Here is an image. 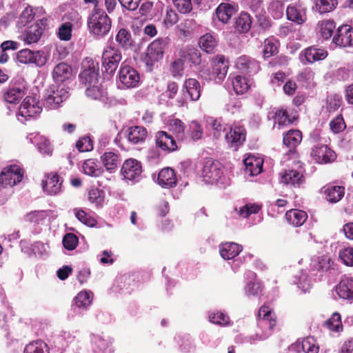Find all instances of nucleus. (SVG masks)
I'll use <instances>...</instances> for the list:
<instances>
[{"mask_svg":"<svg viewBox=\"0 0 353 353\" xmlns=\"http://www.w3.org/2000/svg\"><path fill=\"white\" fill-rule=\"evenodd\" d=\"M42 34V30L38 26H30L26 32V41L28 43H34L39 41Z\"/></svg>","mask_w":353,"mask_h":353,"instance_id":"nucleus-50","label":"nucleus"},{"mask_svg":"<svg viewBox=\"0 0 353 353\" xmlns=\"http://www.w3.org/2000/svg\"><path fill=\"white\" fill-rule=\"evenodd\" d=\"M303 56L307 63H312L325 59L327 52L324 49L311 46L305 50Z\"/></svg>","mask_w":353,"mask_h":353,"instance_id":"nucleus-27","label":"nucleus"},{"mask_svg":"<svg viewBox=\"0 0 353 353\" xmlns=\"http://www.w3.org/2000/svg\"><path fill=\"white\" fill-rule=\"evenodd\" d=\"M92 294L88 292H80L74 298V305L77 307H86L92 302Z\"/></svg>","mask_w":353,"mask_h":353,"instance_id":"nucleus-48","label":"nucleus"},{"mask_svg":"<svg viewBox=\"0 0 353 353\" xmlns=\"http://www.w3.org/2000/svg\"><path fill=\"white\" fill-rule=\"evenodd\" d=\"M274 121L279 125H285L291 123L286 110L277 109L274 112Z\"/></svg>","mask_w":353,"mask_h":353,"instance_id":"nucleus-62","label":"nucleus"},{"mask_svg":"<svg viewBox=\"0 0 353 353\" xmlns=\"http://www.w3.org/2000/svg\"><path fill=\"white\" fill-rule=\"evenodd\" d=\"M236 28L241 32H248L251 27V19L247 13H241L236 21Z\"/></svg>","mask_w":353,"mask_h":353,"instance_id":"nucleus-47","label":"nucleus"},{"mask_svg":"<svg viewBox=\"0 0 353 353\" xmlns=\"http://www.w3.org/2000/svg\"><path fill=\"white\" fill-rule=\"evenodd\" d=\"M26 219L28 221H43L45 219L50 221L52 219H55V216L50 210H35L27 213Z\"/></svg>","mask_w":353,"mask_h":353,"instance_id":"nucleus-43","label":"nucleus"},{"mask_svg":"<svg viewBox=\"0 0 353 353\" xmlns=\"http://www.w3.org/2000/svg\"><path fill=\"white\" fill-rule=\"evenodd\" d=\"M83 170L85 174L91 176H99L103 172L101 168L99 167L94 159H87L83 164Z\"/></svg>","mask_w":353,"mask_h":353,"instance_id":"nucleus-42","label":"nucleus"},{"mask_svg":"<svg viewBox=\"0 0 353 353\" xmlns=\"http://www.w3.org/2000/svg\"><path fill=\"white\" fill-rule=\"evenodd\" d=\"M209 319L211 323L216 325H228L230 324L229 316L221 312L210 314Z\"/></svg>","mask_w":353,"mask_h":353,"instance_id":"nucleus-54","label":"nucleus"},{"mask_svg":"<svg viewBox=\"0 0 353 353\" xmlns=\"http://www.w3.org/2000/svg\"><path fill=\"white\" fill-rule=\"evenodd\" d=\"M279 41L273 37H269L264 41V48L263 50V57L269 58L278 52Z\"/></svg>","mask_w":353,"mask_h":353,"instance_id":"nucleus-38","label":"nucleus"},{"mask_svg":"<svg viewBox=\"0 0 353 353\" xmlns=\"http://www.w3.org/2000/svg\"><path fill=\"white\" fill-rule=\"evenodd\" d=\"M174 6L179 12L186 14L192 9L191 0H172Z\"/></svg>","mask_w":353,"mask_h":353,"instance_id":"nucleus-63","label":"nucleus"},{"mask_svg":"<svg viewBox=\"0 0 353 353\" xmlns=\"http://www.w3.org/2000/svg\"><path fill=\"white\" fill-rule=\"evenodd\" d=\"M339 257L345 265L352 267L353 248L349 246L341 249L339 252Z\"/></svg>","mask_w":353,"mask_h":353,"instance_id":"nucleus-49","label":"nucleus"},{"mask_svg":"<svg viewBox=\"0 0 353 353\" xmlns=\"http://www.w3.org/2000/svg\"><path fill=\"white\" fill-rule=\"evenodd\" d=\"M17 59L23 64H34L37 67L43 66L48 58L43 51H32L29 49H23L17 54Z\"/></svg>","mask_w":353,"mask_h":353,"instance_id":"nucleus-5","label":"nucleus"},{"mask_svg":"<svg viewBox=\"0 0 353 353\" xmlns=\"http://www.w3.org/2000/svg\"><path fill=\"white\" fill-rule=\"evenodd\" d=\"M71 74L70 66L65 63H60L54 67L52 71V77L57 83L63 82L69 79Z\"/></svg>","mask_w":353,"mask_h":353,"instance_id":"nucleus-28","label":"nucleus"},{"mask_svg":"<svg viewBox=\"0 0 353 353\" xmlns=\"http://www.w3.org/2000/svg\"><path fill=\"white\" fill-rule=\"evenodd\" d=\"M34 18V13L31 8L26 7L19 16L17 21V26L21 28L27 25L32 21Z\"/></svg>","mask_w":353,"mask_h":353,"instance_id":"nucleus-53","label":"nucleus"},{"mask_svg":"<svg viewBox=\"0 0 353 353\" xmlns=\"http://www.w3.org/2000/svg\"><path fill=\"white\" fill-rule=\"evenodd\" d=\"M279 176L281 183L294 187L300 186L305 181L302 169H285L279 173Z\"/></svg>","mask_w":353,"mask_h":353,"instance_id":"nucleus-14","label":"nucleus"},{"mask_svg":"<svg viewBox=\"0 0 353 353\" xmlns=\"http://www.w3.org/2000/svg\"><path fill=\"white\" fill-rule=\"evenodd\" d=\"M99 68L94 61L90 59H85L83 63V71L79 74L80 82L88 87L99 83Z\"/></svg>","mask_w":353,"mask_h":353,"instance_id":"nucleus-7","label":"nucleus"},{"mask_svg":"<svg viewBox=\"0 0 353 353\" xmlns=\"http://www.w3.org/2000/svg\"><path fill=\"white\" fill-rule=\"evenodd\" d=\"M156 144L163 150L172 152L176 150L177 145L174 138L164 131L156 134Z\"/></svg>","mask_w":353,"mask_h":353,"instance_id":"nucleus-22","label":"nucleus"},{"mask_svg":"<svg viewBox=\"0 0 353 353\" xmlns=\"http://www.w3.org/2000/svg\"><path fill=\"white\" fill-rule=\"evenodd\" d=\"M158 183L164 188H171L176 185V178L174 170L170 168L162 169L157 178Z\"/></svg>","mask_w":353,"mask_h":353,"instance_id":"nucleus-21","label":"nucleus"},{"mask_svg":"<svg viewBox=\"0 0 353 353\" xmlns=\"http://www.w3.org/2000/svg\"><path fill=\"white\" fill-rule=\"evenodd\" d=\"M287 221H306L307 214L305 211L292 209L285 213Z\"/></svg>","mask_w":353,"mask_h":353,"instance_id":"nucleus-60","label":"nucleus"},{"mask_svg":"<svg viewBox=\"0 0 353 353\" xmlns=\"http://www.w3.org/2000/svg\"><path fill=\"white\" fill-rule=\"evenodd\" d=\"M42 184L43 190L49 194L56 195L61 191L62 181L57 174H49L45 184L43 181Z\"/></svg>","mask_w":353,"mask_h":353,"instance_id":"nucleus-24","label":"nucleus"},{"mask_svg":"<svg viewBox=\"0 0 353 353\" xmlns=\"http://www.w3.org/2000/svg\"><path fill=\"white\" fill-rule=\"evenodd\" d=\"M232 85L234 92L237 94H242L246 92L249 88L250 84L248 83L247 79L241 76H236L232 80Z\"/></svg>","mask_w":353,"mask_h":353,"instance_id":"nucleus-44","label":"nucleus"},{"mask_svg":"<svg viewBox=\"0 0 353 353\" xmlns=\"http://www.w3.org/2000/svg\"><path fill=\"white\" fill-rule=\"evenodd\" d=\"M228 70V61L223 55L216 56L212 60V71L203 68L200 76L206 80H214L216 83L221 82L225 77Z\"/></svg>","mask_w":353,"mask_h":353,"instance_id":"nucleus-3","label":"nucleus"},{"mask_svg":"<svg viewBox=\"0 0 353 353\" xmlns=\"http://www.w3.org/2000/svg\"><path fill=\"white\" fill-rule=\"evenodd\" d=\"M42 108L39 105V100L35 97H26L21 104L18 115L26 119L33 118L41 112Z\"/></svg>","mask_w":353,"mask_h":353,"instance_id":"nucleus-10","label":"nucleus"},{"mask_svg":"<svg viewBox=\"0 0 353 353\" xmlns=\"http://www.w3.org/2000/svg\"><path fill=\"white\" fill-rule=\"evenodd\" d=\"M324 193L329 202L337 203L344 196L345 188L342 186L329 185L324 188Z\"/></svg>","mask_w":353,"mask_h":353,"instance_id":"nucleus-33","label":"nucleus"},{"mask_svg":"<svg viewBox=\"0 0 353 353\" xmlns=\"http://www.w3.org/2000/svg\"><path fill=\"white\" fill-rule=\"evenodd\" d=\"M24 353H49V348L44 341L37 340L26 345Z\"/></svg>","mask_w":353,"mask_h":353,"instance_id":"nucleus-41","label":"nucleus"},{"mask_svg":"<svg viewBox=\"0 0 353 353\" xmlns=\"http://www.w3.org/2000/svg\"><path fill=\"white\" fill-rule=\"evenodd\" d=\"M119 79L123 87L134 88L139 83V75L131 66L122 64L119 73Z\"/></svg>","mask_w":353,"mask_h":353,"instance_id":"nucleus-12","label":"nucleus"},{"mask_svg":"<svg viewBox=\"0 0 353 353\" xmlns=\"http://www.w3.org/2000/svg\"><path fill=\"white\" fill-rule=\"evenodd\" d=\"M259 317L269 322V328L272 330L276 324V316L272 310L266 305H262L259 311Z\"/></svg>","mask_w":353,"mask_h":353,"instance_id":"nucleus-40","label":"nucleus"},{"mask_svg":"<svg viewBox=\"0 0 353 353\" xmlns=\"http://www.w3.org/2000/svg\"><path fill=\"white\" fill-rule=\"evenodd\" d=\"M336 28L335 23L333 20H323L318 23L319 32L324 39H330Z\"/></svg>","mask_w":353,"mask_h":353,"instance_id":"nucleus-36","label":"nucleus"},{"mask_svg":"<svg viewBox=\"0 0 353 353\" xmlns=\"http://www.w3.org/2000/svg\"><path fill=\"white\" fill-rule=\"evenodd\" d=\"M236 66L239 70L248 74L256 73L260 70L259 63L245 55L237 59Z\"/></svg>","mask_w":353,"mask_h":353,"instance_id":"nucleus-19","label":"nucleus"},{"mask_svg":"<svg viewBox=\"0 0 353 353\" xmlns=\"http://www.w3.org/2000/svg\"><path fill=\"white\" fill-rule=\"evenodd\" d=\"M68 97V88L62 85H52L47 90L44 105L50 109H56Z\"/></svg>","mask_w":353,"mask_h":353,"instance_id":"nucleus-4","label":"nucleus"},{"mask_svg":"<svg viewBox=\"0 0 353 353\" xmlns=\"http://www.w3.org/2000/svg\"><path fill=\"white\" fill-rule=\"evenodd\" d=\"M122 56L119 50L114 47L107 48L103 52L102 64L105 72L113 74L117 70Z\"/></svg>","mask_w":353,"mask_h":353,"instance_id":"nucleus-8","label":"nucleus"},{"mask_svg":"<svg viewBox=\"0 0 353 353\" xmlns=\"http://www.w3.org/2000/svg\"><path fill=\"white\" fill-rule=\"evenodd\" d=\"M147 131L142 126H132L127 130L128 140L133 144L142 143L147 137Z\"/></svg>","mask_w":353,"mask_h":353,"instance_id":"nucleus-29","label":"nucleus"},{"mask_svg":"<svg viewBox=\"0 0 353 353\" xmlns=\"http://www.w3.org/2000/svg\"><path fill=\"white\" fill-rule=\"evenodd\" d=\"M76 147L81 152L92 150L93 148L92 140L88 137H81L77 141Z\"/></svg>","mask_w":353,"mask_h":353,"instance_id":"nucleus-64","label":"nucleus"},{"mask_svg":"<svg viewBox=\"0 0 353 353\" xmlns=\"http://www.w3.org/2000/svg\"><path fill=\"white\" fill-rule=\"evenodd\" d=\"M217 41L210 34H205L200 37L199 46L207 53H212L216 47Z\"/></svg>","mask_w":353,"mask_h":353,"instance_id":"nucleus-37","label":"nucleus"},{"mask_svg":"<svg viewBox=\"0 0 353 353\" xmlns=\"http://www.w3.org/2000/svg\"><path fill=\"white\" fill-rule=\"evenodd\" d=\"M208 122L213 130L214 137L216 138L220 137L222 132H226L229 129V126L216 119L210 118Z\"/></svg>","mask_w":353,"mask_h":353,"instance_id":"nucleus-45","label":"nucleus"},{"mask_svg":"<svg viewBox=\"0 0 353 353\" xmlns=\"http://www.w3.org/2000/svg\"><path fill=\"white\" fill-rule=\"evenodd\" d=\"M141 62L146 71L152 72L153 70L154 64V41L150 43L141 53Z\"/></svg>","mask_w":353,"mask_h":353,"instance_id":"nucleus-26","label":"nucleus"},{"mask_svg":"<svg viewBox=\"0 0 353 353\" xmlns=\"http://www.w3.org/2000/svg\"><path fill=\"white\" fill-rule=\"evenodd\" d=\"M88 199L96 206H101L104 202L103 192L97 188L92 189L89 191Z\"/></svg>","mask_w":353,"mask_h":353,"instance_id":"nucleus-56","label":"nucleus"},{"mask_svg":"<svg viewBox=\"0 0 353 353\" xmlns=\"http://www.w3.org/2000/svg\"><path fill=\"white\" fill-rule=\"evenodd\" d=\"M168 130L172 132L178 139L185 138V125L180 119L170 118L167 123Z\"/></svg>","mask_w":353,"mask_h":353,"instance_id":"nucleus-32","label":"nucleus"},{"mask_svg":"<svg viewBox=\"0 0 353 353\" xmlns=\"http://www.w3.org/2000/svg\"><path fill=\"white\" fill-rule=\"evenodd\" d=\"M121 172L125 179L134 180L140 176L141 165L135 159H128L123 163Z\"/></svg>","mask_w":353,"mask_h":353,"instance_id":"nucleus-16","label":"nucleus"},{"mask_svg":"<svg viewBox=\"0 0 353 353\" xmlns=\"http://www.w3.org/2000/svg\"><path fill=\"white\" fill-rule=\"evenodd\" d=\"M23 170L17 165L5 168L0 174V183L4 186H13L21 181Z\"/></svg>","mask_w":353,"mask_h":353,"instance_id":"nucleus-9","label":"nucleus"},{"mask_svg":"<svg viewBox=\"0 0 353 353\" xmlns=\"http://www.w3.org/2000/svg\"><path fill=\"white\" fill-rule=\"evenodd\" d=\"M188 133L193 141H197L203 137V129L196 121H192L189 125Z\"/></svg>","mask_w":353,"mask_h":353,"instance_id":"nucleus-51","label":"nucleus"},{"mask_svg":"<svg viewBox=\"0 0 353 353\" xmlns=\"http://www.w3.org/2000/svg\"><path fill=\"white\" fill-rule=\"evenodd\" d=\"M234 13V7L226 3H221L216 9V16L223 23H227Z\"/></svg>","mask_w":353,"mask_h":353,"instance_id":"nucleus-31","label":"nucleus"},{"mask_svg":"<svg viewBox=\"0 0 353 353\" xmlns=\"http://www.w3.org/2000/svg\"><path fill=\"white\" fill-rule=\"evenodd\" d=\"M101 161L106 170L110 173L114 172L121 162L120 154L118 152L109 151L101 156Z\"/></svg>","mask_w":353,"mask_h":353,"instance_id":"nucleus-18","label":"nucleus"},{"mask_svg":"<svg viewBox=\"0 0 353 353\" xmlns=\"http://www.w3.org/2000/svg\"><path fill=\"white\" fill-rule=\"evenodd\" d=\"M26 85L23 79H14L10 81L3 92L4 100L9 103H18L25 95Z\"/></svg>","mask_w":353,"mask_h":353,"instance_id":"nucleus-6","label":"nucleus"},{"mask_svg":"<svg viewBox=\"0 0 353 353\" xmlns=\"http://www.w3.org/2000/svg\"><path fill=\"white\" fill-rule=\"evenodd\" d=\"M337 4V0H316L315 2L316 8L321 14L332 11Z\"/></svg>","mask_w":353,"mask_h":353,"instance_id":"nucleus-46","label":"nucleus"},{"mask_svg":"<svg viewBox=\"0 0 353 353\" xmlns=\"http://www.w3.org/2000/svg\"><path fill=\"white\" fill-rule=\"evenodd\" d=\"M302 349L305 353H318L319 345L313 337L304 339L301 343Z\"/></svg>","mask_w":353,"mask_h":353,"instance_id":"nucleus-55","label":"nucleus"},{"mask_svg":"<svg viewBox=\"0 0 353 353\" xmlns=\"http://www.w3.org/2000/svg\"><path fill=\"white\" fill-rule=\"evenodd\" d=\"M229 132H226L225 138L231 148H234L235 150L241 145L243 144L245 140V131L242 126L235 125L229 127Z\"/></svg>","mask_w":353,"mask_h":353,"instance_id":"nucleus-15","label":"nucleus"},{"mask_svg":"<svg viewBox=\"0 0 353 353\" xmlns=\"http://www.w3.org/2000/svg\"><path fill=\"white\" fill-rule=\"evenodd\" d=\"M245 172L250 176H256L262 172L263 161L260 157L248 156L243 161Z\"/></svg>","mask_w":353,"mask_h":353,"instance_id":"nucleus-23","label":"nucleus"},{"mask_svg":"<svg viewBox=\"0 0 353 353\" xmlns=\"http://www.w3.org/2000/svg\"><path fill=\"white\" fill-rule=\"evenodd\" d=\"M63 247L68 250H74L79 243L78 237L73 233H67L62 241Z\"/></svg>","mask_w":353,"mask_h":353,"instance_id":"nucleus-59","label":"nucleus"},{"mask_svg":"<svg viewBox=\"0 0 353 353\" xmlns=\"http://www.w3.org/2000/svg\"><path fill=\"white\" fill-rule=\"evenodd\" d=\"M289 0H272L268 7V11L274 19H280L283 16L285 2Z\"/></svg>","mask_w":353,"mask_h":353,"instance_id":"nucleus-39","label":"nucleus"},{"mask_svg":"<svg viewBox=\"0 0 353 353\" xmlns=\"http://www.w3.org/2000/svg\"><path fill=\"white\" fill-rule=\"evenodd\" d=\"M223 173L224 168L220 162L211 158L205 160L202 170V176L206 183H225V178Z\"/></svg>","mask_w":353,"mask_h":353,"instance_id":"nucleus-2","label":"nucleus"},{"mask_svg":"<svg viewBox=\"0 0 353 353\" xmlns=\"http://www.w3.org/2000/svg\"><path fill=\"white\" fill-rule=\"evenodd\" d=\"M184 87L192 101H197L201 96L199 82L195 79H188L185 81Z\"/></svg>","mask_w":353,"mask_h":353,"instance_id":"nucleus-35","label":"nucleus"},{"mask_svg":"<svg viewBox=\"0 0 353 353\" xmlns=\"http://www.w3.org/2000/svg\"><path fill=\"white\" fill-rule=\"evenodd\" d=\"M335 291L339 298L350 301H353V279H342L336 285Z\"/></svg>","mask_w":353,"mask_h":353,"instance_id":"nucleus-17","label":"nucleus"},{"mask_svg":"<svg viewBox=\"0 0 353 353\" xmlns=\"http://www.w3.org/2000/svg\"><path fill=\"white\" fill-rule=\"evenodd\" d=\"M286 15L288 20L298 25L303 24L307 20L306 9L301 6H288L286 8Z\"/></svg>","mask_w":353,"mask_h":353,"instance_id":"nucleus-20","label":"nucleus"},{"mask_svg":"<svg viewBox=\"0 0 353 353\" xmlns=\"http://www.w3.org/2000/svg\"><path fill=\"white\" fill-rule=\"evenodd\" d=\"M179 57L183 59L185 62H190L194 65H199L201 61V53L199 51L191 47H186L179 52Z\"/></svg>","mask_w":353,"mask_h":353,"instance_id":"nucleus-30","label":"nucleus"},{"mask_svg":"<svg viewBox=\"0 0 353 353\" xmlns=\"http://www.w3.org/2000/svg\"><path fill=\"white\" fill-rule=\"evenodd\" d=\"M242 247L232 242L221 243L219 246V253L221 257L225 260L234 258L241 252Z\"/></svg>","mask_w":353,"mask_h":353,"instance_id":"nucleus-25","label":"nucleus"},{"mask_svg":"<svg viewBox=\"0 0 353 353\" xmlns=\"http://www.w3.org/2000/svg\"><path fill=\"white\" fill-rule=\"evenodd\" d=\"M105 94V92L99 85V83L88 86L85 90L86 96L94 100L101 99Z\"/></svg>","mask_w":353,"mask_h":353,"instance_id":"nucleus-52","label":"nucleus"},{"mask_svg":"<svg viewBox=\"0 0 353 353\" xmlns=\"http://www.w3.org/2000/svg\"><path fill=\"white\" fill-rule=\"evenodd\" d=\"M302 134L298 130H289L283 137V144L290 149L295 148L301 141Z\"/></svg>","mask_w":353,"mask_h":353,"instance_id":"nucleus-34","label":"nucleus"},{"mask_svg":"<svg viewBox=\"0 0 353 353\" xmlns=\"http://www.w3.org/2000/svg\"><path fill=\"white\" fill-rule=\"evenodd\" d=\"M261 210V206L256 204H246L240 208L239 214L241 218L247 219L252 214H256Z\"/></svg>","mask_w":353,"mask_h":353,"instance_id":"nucleus-58","label":"nucleus"},{"mask_svg":"<svg viewBox=\"0 0 353 353\" xmlns=\"http://www.w3.org/2000/svg\"><path fill=\"white\" fill-rule=\"evenodd\" d=\"M332 41L340 47L352 46L353 45V28L348 25L339 26L333 37Z\"/></svg>","mask_w":353,"mask_h":353,"instance_id":"nucleus-13","label":"nucleus"},{"mask_svg":"<svg viewBox=\"0 0 353 353\" xmlns=\"http://www.w3.org/2000/svg\"><path fill=\"white\" fill-rule=\"evenodd\" d=\"M131 34L125 29H121L116 37V41L123 48H128L131 46Z\"/></svg>","mask_w":353,"mask_h":353,"instance_id":"nucleus-61","label":"nucleus"},{"mask_svg":"<svg viewBox=\"0 0 353 353\" xmlns=\"http://www.w3.org/2000/svg\"><path fill=\"white\" fill-rule=\"evenodd\" d=\"M88 26L92 34L103 37L111 28V20L104 10L94 9L88 18Z\"/></svg>","mask_w":353,"mask_h":353,"instance_id":"nucleus-1","label":"nucleus"},{"mask_svg":"<svg viewBox=\"0 0 353 353\" xmlns=\"http://www.w3.org/2000/svg\"><path fill=\"white\" fill-rule=\"evenodd\" d=\"M311 157L318 163H328L334 161L336 155L334 151L325 144H316L311 152Z\"/></svg>","mask_w":353,"mask_h":353,"instance_id":"nucleus-11","label":"nucleus"},{"mask_svg":"<svg viewBox=\"0 0 353 353\" xmlns=\"http://www.w3.org/2000/svg\"><path fill=\"white\" fill-rule=\"evenodd\" d=\"M325 326L332 331H339L342 328L341 315L338 312L334 313L325 322Z\"/></svg>","mask_w":353,"mask_h":353,"instance_id":"nucleus-57","label":"nucleus"}]
</instances>
